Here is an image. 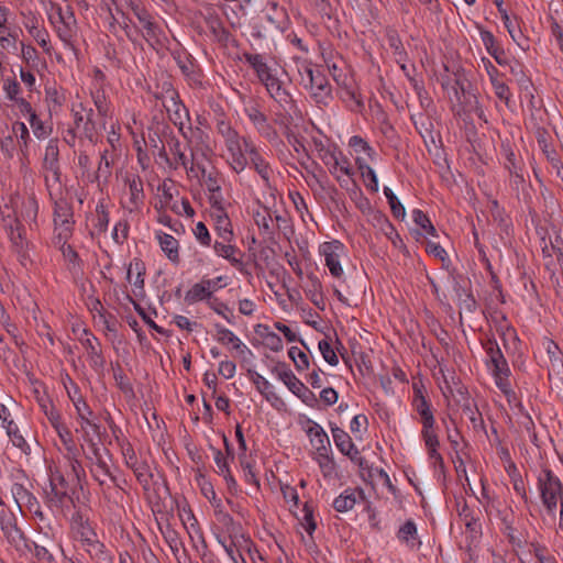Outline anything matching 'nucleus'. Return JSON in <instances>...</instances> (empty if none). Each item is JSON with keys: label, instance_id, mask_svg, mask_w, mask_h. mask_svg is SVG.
<instances>
[{"label": "nucleus", "instance_id": "nucleus-21", "mask_svg": "<svg viewBox=\"0 0 563 563\" xmlns=\"http://www.w3.org/2000/svg\"><path fill=\"white\" fill-rule=\"evenodd\" d=\"M323 163L328 166L329 172L338 181H341V175H351V166L346 158L338 157L334 153H325L322 157Z\"/></svg>", "mask_w": 563, "mask_h": 563}, {"label": "nucleus", "instance_id": "nucleus-50", "mask_svg": "<svg viewBox=\"0 0 563 563\" xmlns=\"http://www.w3.org/2000/svg\"><path fill=\"white\" fill-rule=\"evenodd\" d=\"M413 221L417 225H419L421 229L426 231L427 234L437 235L435 228L431 223L429 217L421 210L416 209L412 212Z\"/></svg>", "mask_w": 563, "mask_h": 563}, {"label": "nucleus", "instance_id": "nucleus-24", "mask_svg": "<svg viewBox=\"0 0 563 563\" xmlns=\"http://www.w3.org/2000/svg\"><path fill=\"white\" fill-rule=\"evenodd\" d=\"M81 548L96 563H113L112 555L106 549L104 544L98 540V538L84 543Z\"/></svg>", "mask_w": 563, "mask_h": 563}, {"label": "nucleus", "instance_id": "nucleus-60", "mask_svg": "<svg viewBox=\"0 0 563 563\" xmlns=\"http://www.w3.org/2000/svg\"><path fill=\"white\" fill-rule=\"evenodd\" d=\"M5 428H7L8 435L12 440V443L15 446L20 448L22 451H25V446H27L26 441L24 440V438L21 434H19L18 428L14 424V422L9 421L8 424L5 426Z\"/></svg>", "mask_w": 563, "mask_h": 563}, {"label": "nucleus", "instance_id": "nucleus-12", "mask_svg": "<svg viewBox=\"0 0 563 563\" xmlns=\"http://www.w3.org/2000/svg\"><path fill=\"white\" fill-rule=\"evenodd\" d=\"M131 10L133 11L141 26L145 31V33L143 34L144 38L148 43H151L153 40L158 41L161 29L158 24L153 21L147 10L141 3L135 2L131 3Z\"/></svg>", "mask_w": 563, "mask_h": 563}, {"label": "nucleus", "instance_id": "nucleus-49", "mask_svg": "<svg viewBox=\"0 0 563 563\" xmlns=\"http://www.w3.org/2000/svg\"><path fill=\"white\" fill-rule=\"evenodd\" d=\"M208 306L216 313L223 317L229 323H233V311L228 307L227 303L220 301L216 297H212V299L208 301Z\"/></svg>", "mask_w": 563, "mask_h": 563}, {"label": "nucleus", "instance_id": "nucleus-32", "mask_svg": "<svg viewBox=\"0 0 563 563\" xmlns=\"http://www.w3.org/2000/svg\"><path fill=\"white\" fill-rule=\"evenodd\" d=\"M55 23L58 37L65 43V45L73 47L78 34L77 24H70L58 20H56Z\"/></svg>", "mask_w": 563, "mask_h": 563}, {"label": "nucleus", "instance_id": "nucleus-36", "mask_svg": "<svg viewBox=\"0 0 563 563\" xmlns=\"http://www.w3.org/2000/svg\"><path fill=\"white\" fill-rule=\"evenodd\" d=\"M256 332L264 338L265 345L269 347L272 351L279 352L283 350V340L278 334L269 331L267 325L258 324Z\"/></svg>", "mask_w": 563, "mask_h": 563}, {"label": "nucleus", "instance_id": "nucleus-57", "mask_svg": "<svg viewBox=\"0 0 563 563\" xmlns=\"http://www.w3.org/2000/svg\"><path fill=\"white\" fill-rule=\"evenodd\" d=\"M417 534V527L412 520H407L398 530V539L409 543Z\"/></svg>", "mask_w": 563, "mask_h": 563}, {"label": "nucleus", "instance_id": "nucleus-44", "mask_svg": "<svg viewBox=\"0 0 563 563\" xmlns=\"http://www.w3.org/2000/svg\"><path fill=\"white\" fill-rule=\"evenodd\" d=\"M483 346L488 356L489 365L500 363L503 360H506L496 340L488 339L485 343H483Z\"/></svg>", "mask_w": 563, "mask_h": 563}, {"label": "nucleus", "instance_id": "nucleus-25", "mask_svg": "<svg viewBox=\"0 0 563 563\" xmlns=\"http://www.w3.org/2000/svg\"><path fill=\"white\" fill-rule=\"evenodd\" d=\"M212 299V290H210V283H203L202 279L196 283L185 295V302L192 305L198 301Z\"/></svg>", "mask_w": 563, "mask_h": 563}, {"label": "nucleus", "instance_id": "nucleus-9", "mask_svg": "<svg viewBox=\"0 0 563 563\" xmlns=\"http://www.w3.org/2000/svg\"><path fill=\"white\" fill-rule=\"evenodd\" d=\"M9 234L11 246L13 252L16 254L20 263L23 266H26L27 262H30L29 254V242L24 236V228L21 222L13 224L12 227L4 228Z\"/></svg>", "mask_w": 563, "mask_h": 563}, {"label": "nucleus", "instance_id": "nucleus-18", "mask_svg": "<svg viewBox=\"0 0 563 563\" xmlns=\"http://www.w3.org/2000/svg\"><path fill=\"white\" fill-rule=\"evenodd\" d=\"M162 103L169 120L175 125H179L181 128L185 123V119H188V111L179 99V95L177 93V97H173L172 99H164Z\"/></svg>", "mask_w": 563, "mask_h": 563}, {"label": "nucleus", "instance_id": "nucleus-14", "mask_svg": "<svg viewBox=\"0 0 563 563\" xmlns=\"http://www.w3.org/2000/svg\"><path fill=\"white\" fill-rule=\"evenodd\" d=\"M267 22L265 30L269 33H282L288 23V16L284 8L279 7L276 2L269 3V10L264 16Z\"/></svg>", "mask_w": 563, "mask_h": 563}, {"label": "nucleus", "instance_id": "nucleus-33", "mask_svg": "<svg viewBox=\"0 0 563 563\" xmlns=\"http://www.w3.org/2000/svg\"><path fill=\"white\" fill-rule=\"evenodd\" d=\"M11 493L20 509L27 506L32 510V507L37 505L36 498L21 484H13Z\"/></svg>", "mask_w": 563, "mask_h": 563}, {"label": "nucleus", "instance_id": "nucleus-38", "mask_svg": "<svg viewBox=\"0 0 563 563\" xmlns=\"http://www.w3.org/2000/svg\"><path fill=\"white\" fill-rule=\"evenodd\" d=\"M254 221L265 235L272 236L274 234L273 216L267 208L263 212L256 211Z\"/></svg>", "mask_w": 563, "mask_h": 563}, {"label": "nucleus", "instance_id": "nucleus-41", "mask_svg": "<svg viewBox=\"0 0 563 563\" xmlns=\"http://www.w3.org/2000/svg\"><path fill=\"white\" fill-rule=\"evenodd\" d=\"M251 163L254 166L255 170L258 173V175L268 183L269 180V166L263 158V156L260 154L258 150H251V156H250Z\"/></svg>", "mask_w": 563, "mask_h": 563}, {"label": "nucleus", "instance_id": "nucleus-16", "mask_svg": "<svg viewBox=\"0 0 563 563\" xmlns=\"http://www.w3.org/2000/svg\"><path fill=\"white\" fill-rule=\"evenodd\" d=\"M49 486L52 501L63 504L66 499H71L69 495V481L59 471L51 474Z\"/></svg>", "mask_w": 563, "mask_h": 563}, {"label": "nucleus", "instance_id": "nucleus-53", "mask_svg": "<svg viewBox=\"0 0 563 563\" xmlns=\"http://www.w3.org/2000/svg\"><path fill=\"white\" fill-rule=\"evenodd\" d=\"M216 230L219 236L224 242H230L233 238L232 224L229 217H222L220 220L216 221Z\"/></svg>", "mask_w": 563, "mask_h": 563}, {"label": "nucleus", "instance_id": "nucleus-8", "mask_svg": "<svg viewBox=\"0 0 563 563\" xmlns=\"http://www.w3.org/2000/svg\"><path fill=\"white\" fill-rule=\"evenodd\" d=\"M73 211L66 201H56L54 207V224L58 230L57 239L68 240L71 235Z\"/></svg>", "mask_w": 563, "mask_h": 563}, {"label": "nucleus", "instance_id": "nucleus-5", "mask_svg": "<svg viewBox=\"0 0 563 563\" xmlns=\"http://www.w3.org/2000/svg\"><path fill=\"white\" fill-rule=\"evenodd\" d=\"M457 74L453 73V78L450 76L442 77V87L448 91L451 100L454 97L461 104H472L474 95L471 91V84L466 79H462Z\"/></svg>", "mask_w": 563, "mask_h": 563}, {"label": "nucleus", "instance_id": "nucleus-26", "mask_svg": "<svg viewBox=\"0 0 563 563\" xmlns=\"http://www.w3.org/2000/svg\"><path fill=\"white\" fill-rule=\"evenodd\" d=\"M413 407L421 417L422 426L434 427L435 420L430 409V405L420 389H417L413 398Z\"/></svg>", "mask_w": 563, "mask_h": 563}, {"label": "nucleus", "instance_id": "nucleus-48", "mask_svg": "<svg viewBox=\"0 0 563 563\" xmlns=\"http://www.w3.org/2000/svg\"><path fill=\"white\" fill-rule=\"evenodd\" d=\"M82 344L86 347L88 355L95 363H98V361H100V363L103 362L100 342L96 336L91 335V338H87L85 341H82Z\"/></svg>", "mask_w": 563, "mask_h": 563}, {"label": "nucleus", "instance_id": "nucleus-2", "mask_svg": "<svg viewBox=\"0 0 563 563\" xmlns=\"http://www.w3.org/2000/svg\"><path fill=\"white\" fill-rule=\"evenodd\" d=\"M538 488L543 506L549 515L553 516L560 501L559 527L563 530V485L551 470H543L538 477Z\"/></svg>", "mask_w": 563, "mask_h": 563}, {"label": "nucleus", "instance_id": "nucleus-58", "mask_svg": "<svg viewBox=\"0 0 563 563\" xmlns=\"http://www.w3.org/2000/svg\"><path fill=\"white\" fill-rule=\"evenodd\" d=\"M319 350L323 356V358L332 366H335L339 363V358L332 349L331 344L327 340H321L319 342Z\"/></svg>", "mask_w": 563, "mask_h": 563}, {"label": "nucleus", "instance_id": "nucleus-6", "mask_svg": "<svg viewBox=\"0 0 563 563\" xmlns=\"http://www.w3.org/2000/svg\"><path fill=\"white\" fill-rule=\"evenodd\" d=\"M303 85L317 102L330 96L331 84L324 73H298Z\"/></svg>", "mask_w": 563, "mask_h": 563}, {"label": "nucleus", "instance_id": "nucleus-56", "mask_svg": "<svg viewBox=\"0 0 563 563\" xmlns=\"http://www.w3.org/2000/svg\"><path fill=\"white\" fill-rule=\"evenodd\" d=\"M503 152H504L505 157H506V163H505L506 168L511 174H515L516 176H520L519 175V170L521 168L519 166V162H518V159L516 157V154L514 153L511 147L509 145H503Z\"/></svg>", "mask_w": 563, "mask_h": 563}, {"label": "nucleus", "instance_id": "nucleus-37", "mask_svg": "<svg viewBox=\"0 0 563 563\" xmlns=\"http://www.w3.org/2000/svg\"><path fill=\"white\" fill-rule=\"evenodd\" d=\"M333 441L341 453H349L354 449V443L351 437L341 428L331 427Z\"/></svg>", "mask_w": 563, "mask_h": 563}, {"label": "nucleus", "instance_id": "nucleus-51", "mask_svg": "<svg viewBox=\"0 0 563 563\" xmlns=\"http://www.w3.org/2000/svg\"><path fill=\"white\" fill-rule=\"evenodd\" d=\"M311 280V287L309 289L310 300L312 303L319 309H324V299L321 291V283L317 277H313Z\"/></svg>", "mask_w": 563, "mask_h": 563}, {"label": "nucleus", "instance_id": "nucleus-23", "mask_svg": "<svg viewBox=\"0 0 563 563\" xmlns=\"http://www.w3.org/2000/svg\"><path fill=\"white\" fill-rule=\"evenodd\" d=\"M148 92H151L156 100L163 101L164 99H172L173 97H177V90L174 88L170 76H165L162 73V78L157 79L154 87L148 85Z\"/></svg>", "mask_w": 563, "mask_h": 563}, {"label": "nucleus", "instance_id": "nucleus-30", "mask_svg": "<svg viewBox=\"0 0 563 563\" xmlns=\"http://www.w3.org/2000/svg\"><path fill=\"white\" fill-rule=\"evenodd\" d=\"M213 249H214V252L219 256L227 258L234 267H236L238 269L242 268V266H243L242 257L235 256L236 253H239L240 255H241V253L234 245L224 244V243L217 241L213 245Z\"/></svg>", "mask_w": 563, "mask_h": 563}, {"label": "nucleus", "instance_id": "nucleus-11", "mask_svg": "<svg viewBox=\"0 0 563 563\" xmlns=\"http://www.w3.org/2000/svg\"><path fill=\"white\" fill-rule=\"evenodd\" d=\"M343 252V245L339 241L325 242L321 245V254L324 256L325 265L333 277L340 278L343 268L340 257Z\"/></svg>", "mask_w": 563, "mask_h": 563}, {"label": "nucleus", "instance_id": "nucleus-34", "mask_svg": "<svg viewBox=\"0 0 563 563\" xmlns=\"http://www.w3.org/2000/svg\"><path fill=\"white\" fill-rule=\"evenodd\" d=\"M555 351L549 349L550 354V366H549V379H558L563 383V357L559 351L558 345H554Z\"/></svg>", "mask_w": 563, "mask_h": 563}, {"label": "nucleus", "instance_id": "nucleus-22", "mask_svg": "<svg viewBox=\"0 0 563 563\" xmlns=\"http://www.w3.org/2000/svg\"><path fill=\"white\" fill-rule=\"evenodd\" d=\"M457 391L461 396V400H459V402H461L462 415L470 420L474 429H477L478 426L482 424L483 420L476 404L470 399L466 390L459 389Z\"/></svg>", "mask_w": 563, "mask_h": 563}, {"label": "nucleus", "instance_id": "nucleus-59", "mask_svg": "<svg viewBox=\"0 0 563 563\" xmlns=\"http://www.w3.org/2000/svg\"><path fill=\"white\" fill-rule=\"evenodd\" d=\"M108 151H104L101 155V159L98 166V169L95 175V179L97 181L100 180V178H103L104 181L111 176V164L107 157Z\"/></svg>", "mask_w": 563, "mask_h": 563}, {"label": "nucleus", "instance_id": "nucleus-35", "mask_svg": "<svg viewBox=\"0 0 563 563\" xmlns=\"http://www.w3.org/2000/svg\"><path fill=\"white\" fill-rule=\"evenodd\" d=\"M20 211H18L19 219L25 221H35L38 211V205L34 196H30L26 199L20 198Z\"/></svg>", "mask_w": 563, "mask_h": 563}, {"label": "nucleus", "instance_id": "nucleus-54", "mask_svg": "<svg viewBox=\"0 0 563 563\" xmlns=\"http://www.w3.org/2000/svg\"><path fill=\"white\" fill-rule=\"evenodd\" d=\"M97 221L95 228L100 232H106L109 224V213L106 209L103 201H99L96 207Z\"/></svg>", "mask_w": 563, "mask_h": 563}, {"label": "nucleus", "instance_id": "nucleus-45", "mask_svg": "<svg viewBox=\"0 0 563 563\" xmlns=\"http://www.w3.org/2000/svg\"><path fill=\"white\" fill-rule=\"evenodd\" d=\"M245 111L249 119L260 132H265L269 128L266 115L261 112L257 107H250Z\"/></svg>", "mask_w": 563, "mask_h": 563}, {"label": "nucleus", "instance_id": "nucleus-42", "mask_svg": "<svg viewBox=\"0 0 563 563\" xmlns=\"http://www.w3.org/2000/svg\"><path fill=\"white\" fill-rule=\"evenodd\" d=\"M358 168L361 170L362 177L366 181V187L373 192H376L378 190V180L376 177V174L374 169L362 162L361 159H357Z\"/></svg>", "mask_w": 563, "mask_h": 563}, {"label": "nucleus", "instance_id": "nucleus-17", "mask_svg": "<svg viewBox=\"0 0 563 563\" xmlns=\"http://www.w3.org/2000/svg\"><path fill=\"white\" fill-rule=\"evenodd\" d=\"M358 499H365L364 490L362 488H346L333 500V508L339 512L349 511L353 509Z\"/></svg>", "mask_w": 563, "mask_h": 563}, {"label": "nucleus", "instance_id": "nucleus-27", "mask_svg": "<svg viewBox=\"0 0 563 563\" xmlns=\"http://www.w3.org/2000/svg\"><path fill=\"white\" fill-rule=\"evenodd\" d=\"M214 329L217 332V341L219 343L232 344L233 349L240 351L241 353H244V351L251 353V351L241 342V340L231 330L224 328L219 323L214 324Z\"/></svg>", "mask_w": 563, "mask_h": 563}, {"label": "nucleus", "instance_id": "nucleus-64", "mask_svg": "<svg viewBox=\"0 0 563 563\" xmlns=\"http://www.w3.org/2000/svg\"><path fill=\"white\" fill-rule=\"evenodd\" d=\"M30 125L33 129V133L37 137H44L48 134L47 128L44 123L38 119L36 113H31V118L29 119Z\"/></svg>", "mask_w": 563, "mask_h": 563}, {"label": "nucleus", "instance_id": "nucleus-1", "mask_svg": "<svg viewBox=\"0 0 563 563\" xmlns=\"http://www.w3.org/2000/svg\"><path fill=\"white\" fill-rule=\"evenodd\" d=\"M84 440L88 443L92 456L90 460H95V466L91 467V474L93 478L99 483L103 495L107 498H111L112 489L114 493H119L121 485L119 484L117 477L111 473L110 467L101 453L100 448L90 437L89 432H85L82 435Z\"/></svg>", "mask_w": 563, "mask_h": 563}, {"label": "nucleus", "instance_id": "nucleus-61", "mask_svg": "<svg viewBox=\"0 0 563 563\" xmlns=\"http://www.w3.org/2000/svg\"><path fill=\"white\" fill-rule=\"evenodd\" d=\"M130 302L133 305L135 311L139 313V316L144 320V322L155 330L156 332L163 334L165 333L164 329L159 325H157L145 312V310L141 307L140 303H137L132 297H128Z\"/></svg>", "mask_w": 563, "mask_h": 563}, {"label": "nucleus", "instance_id": "nucleus-13", "mask_svg": "<svg viewBox=\"0 0 563 563\" xmlns=\"http://www.w3.org/2000/svg\"><path fill=\"white\" fill-rule=\"evenodd\" d=\"M0 528L10 544L18 547L24 540L23 532L18 527L16 518L12 512L4 510L0 512Z\"/></svg>", "mask_w": 563, "mask_h": 563}, {"label": "nucleus", "instance_id": "nucleus-31", "mask_svg": "<svg viewBox=\"0 0 563 563\" xmlns=\"http://www.w3.org/2000/svg\"><path fill=\"white\" fill-rule=\"evenodd\" d=\"M493 375L496 379V385L499 387L500 390H503L505 394L509 390V375H510V368L508 366V363L506 360H503L500 363H496L490 365Z\"/></svg>", "mask_w": 563, "mask_h": 563}, {"label": "nucleus", "instance_id": "nucleus-10", "mask_svg": "<svg viewBox=\"0 0 563 563\" xmlns=\"http://www.w3.org/2000/svg\"><path fill=\"white\" fill-rule=\"evenodd\" d=\"M123 455L125 459L126 466L133 471L137 482L142 485L144 489H148L152 473L150 471V466L147 465V463L145 461L140 460L131 446L126 448L123 451Z\"/></svg>", "mask_w": 563, "mask_h": 563}, {"label": "nucleus", "instance_id": "nucleus-62", "mask_svg": "<svg viewBox=\"0 0 563 563\" xmlns=\"http://www.w3.org/2000/svg\"><path fill=\"white\" fill-rule=\"evenodd\" d=\"M194 234L196 239L203 245V246H210L211 244V235L205 225L203 222H198L196 224V228L194 230Z\"/></svg>", "mask_w": 563, "mask_h": 563}, {"label": "nucleus", "instance_id": "nucleus-28", "mask_svg": "<svg viewBox=\"0 0 563 563\" xmlns=\"http://www.w3.org/2000/svg\"><path fill=\"white\" fill-rule=\"evenodd\" d=\"M457 512L467 531L474 534H477L481 531L478 518L474 516L465 500H462V503L457 501Z\"/></svg>", "mask_w": 563, "mask_h": 563}, {"label": "nucleus", "instance_id": "nucleus-47", "mask_svg": "<svg viewBox=\"0 0 563 563\" xmlns=\"http://www.w3.org/2000/svg\"><path fill=\"white\" fill-rule=\"evenodd\" d=\"M16 31H11L5 26V23L0 27V45L4 49L13 48L16 49Z\"/></svg>", "mask_w": 563, "mask_h": 563}, {"label": "nucleus", "instance_id": "nucleus-7", "mask_svg": "<svg viewBox=\"0 0 563 563\" xmlns=\"http://www.w3.org/2000/svg\"><path fill=\"white\" fill-rule=\"evenodd\" d=\"M278 376L288 389L306 405L310 407H314L317 405L318 399L316 395L301 380H299L290 369L279 371Z\"/></svg>", "mask_w": 563, "mask_h": 563}, {"label": "nucleus", "instance_id": "nucleus-29", "mask_svg": "<svg viewBox=\"0 0 563 563\" xmlns=\"http://www.w3.org/2000/svg\"><path fill=\"white\" fill-rule=\"evenodd\" d=\"M157 238L163 252L173 263L178 264L180 261L178 252V241L173 235L167 233H159Z\"/></svg>", "mask_w": 563, "mask_h": 563}, {"label": "nucleus", "instance_id": "nucleus-4", "mask_svg": "<svg viewBox=\"0 0 563 563\" xmlns=\"http://www.w3.org/2000/svg\"><path fill=\"white\" fill-rule=\"evenodd\" d=\"M257 79L266 87V90L277 101L288 97L287 86L291 81L288 73H254Z\"/></svg>", "mask_w": 563, "mask_h": 563}, {"label": "nucleus", "instance_id": "nucleus-52", "mask_svg": "<svg viewBox=\"0 0 563 563\" xmlns=\"http://www.w3.org/2000/svg\"><path fill=\"white\" fill-rule=\"evenodd\" d=\"M76 540L80 543V547L86 542H90L97 538V533L86 522L80 521L76 529Z\"/></svg>", "mask_w": 563, "mask_h": 563}, {"label": "nucleus", "instance_id": "nucleus-63", "mask_svg": "<svg viewBox=\"0 0 563 563\" xmlns=\"http://www.w3.org/2000/svg\"><path fill=\"white\" fill-rule=\"evenodd\" d=\"M129 234V224L128 222H118L113 229L112 232V239L115 243L122 244L126 239Z\"/></svg>", "mask_w": 563, "mask_h": 563}, {"label": "nucleus", "instance_id": "nucleus-20", "mask_svg": "<svg viewBox=\"0 0 563 563\" xmlns=\"http://www.w3.org/2000/svg\"><path fill=\"white\" fill-rule=\"evenodd\" d=\"M307 434L310 439L311 445L316 449L317 453L327 452L330 448V440L324 430L314 421L308 420Z\"/></svg>", "mask_w": 563, "mask_h": 563}, {"label": "nucleus", "instance_id": "nucleus-55", "mask_svg": "<svg viewBox=\"0 0 563 563\" xmlns=\"http://www.w3.org/2000/svg\"><path fill=\"white\" fill-rule=\"evenodd\" d=\"M386 42L395 55L402 56L405 54L404 45L397 31L387 30Z\"/></svg>", "mask_w": 563, "mask_h": 563}, {"label": "nucleus", "instance_id": "nucleus-43", "mask_svg": "<svg viewBox=\"0 0 563 563\" xmlns=\"http://www.w3.org/2000/svg\"><path fill=\"white\" fill-rule=\"evenodd\" d=\"M495 4L498 8L499 13L501 14L503 22L512 37L514 41L518 42L517 34H520V30H518V24L516 21L511 20L508 15L506 9L503 8V1L501 0H494Z\"/></svg>", "mask_w": 563, "mask_h": 563}, {"label": "nucleus", "instance_id": "nucleus-40", "mask_svg": "<svg viewBox=\"0 0 563 563\" xmlns=\"http://www.w3.org/2000/svg\"><path fill=\"white\" fill-rule=\"evenodd\" d=\"M495 95L508 104L510 92L508 86L501 80V73H488Z\"/></svg>", "mask_w": 563, "mask_h": 563}, {"label": "nucleus", "instance_id": "nucleus-3", "mask_svg": "<svg viewBox=\"0 0 563 563\" xmlns=\"http://www.w3.org/2000/svg\"><path fill=\"white\" fill-rule=\"evenodd\" d=\"M42 169L44 180L51 197L62 192V169L59 165V150L57 142L51 140L45 148Z\"/></svg>", "mask_w": 563, "mask_h": 563}, {"label": "nucleus", "instance_id": "nucleus-15", "mask_svg": "<svg viewBox=\"0 0 563 563\" xmlns=\"http://www.w3.org/2000/svg\"><path fill=\"white\" fill-rule=\"evenodd\" d=\"M538 145L545 155L547 159L555 170L558 177L563 178V165L554 148L548 142V133L543 129L537 131Z\"/></svg>", "mask_w": 563, "mask_h": 563}, {"label": "nucleus", "instance_id": "nucleus-39", "mask_svg": "<svg viewBox=\"0 0 563 563\" xmlns=\"http://www.w3.org/2000/svg\"><path fill=\"white\" fill-rule=\"evenodd\" d=\"M130 189V201L134 207H137L144 200L143 181L140 176L128 178Z\"/></svg>", "mask_w": 563, "mask_h": 563}, {"label": "nucleus", "instance_id": "nucleus-19", "mask_svg": "<svg viewBox=\"0 0 563 563\" xmlns=\"http://www.w3.org/2000/svg\"><path fill=\"white\" fill-rule=\"evenodd\" d=\"M3 203L0 205V212L3 221V228L12 227L20 222L18 216V208L20 203L19 195H10L7 199L3 198Z\"/></svg>", "mask_w": 563, "mask_h": 563}, {"label": "nucleus", "instance_id": "nucleus-46", "mask_svg": "<svg viewBox=\"0 0 563 563\" xmlns=\"http://www.w3.org/2000/svg\"><path fill=\"white\" fill-rule=\"evenodd\" d=\"M384 194L388 200V203L391 209V213L397 219H402L406 214L405 207L401 205V202L398 200L396 195L393 192V190L388 187L384 188Z\"/></svg>", "mask_w": 563, "mask_h": 563}]
</instances>
